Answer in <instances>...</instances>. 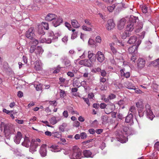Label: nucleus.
<instances>
[{"label": "nucleus", "mask_w": 159, "mask_h": 159, "mask_svg": "<svg viewBox=\"0 0 159 159\" xmlns=\"http://www.w3.org/2000/svg\"><path fill=\"white\" fill-rule=\"evenodd\" d=\"M81 155V151L77 146L73 147L71 159H79Z\"/></svg>", "instance_id": "f257e3e1"}, {"label": "nucleus", "mask_w": 159, "mask_h": 159, "mask_svg": "<svg viewBox=\"0 0 159 159\" xmlns=\"http://www.w3.org/2000/svg\"><path fill=\"white\" fill-rule=\"evenodd\" d=\"M145 108L146 111L147 116L148 118L152 120L153 118L155 116L153 114V113L151 110V107L148 104L145 105Z\"/></svg>", "instance_id": "f03ea898"}, {"label": "nucleus", "mask_w": 159, "mask_h": 159, "mask_svg": "<svg viewBox=\"0 0 159 159\" xmlns=\"http://www.w3.org/2000/svg\"><path fill=\"white\" fill-rule=\"evenodd\" d=\"M136 107L138 108L139 115L140 117L143 116L144 115V108L143 103L142 102H139L136 103Z\"/></svg>", "instance_id": "7ed1b4c3"}, {"label": "nucleus", "mask_w": 159, "mask_h": 159, "mask_svg": "<svg viewBox=\"0 0 159 159\" xmlns=\"http://www.w3.org/2000/svg\"><path fill=\"white\" fill-rule=\"evenodd\" d=\"M141 43V41L139 40L137 42L136 45H133L130 47L128 49V52L129 54H135L137 52V48Z\"/></svg>", "instance_id": "20e7f679"}, {"label": "nucleus", "mask_w": 159, "mask_h": 159, "mask_svg": "<svg viewBox=\"0 0 159 159\" xmlns=\"http://www.w3.org/2000/svg\"><path fill=\"white\" fill-rule=\"evenodd\" d=\"M34 28L33 27L30 28L26 32V37L30 39H32L34 35Z\"/></svg>", "instance_id": "39448f33"}, {"label": "nucleus", "mask_w": 159, "mask_h": 159, "mask_svg": "<svg viewBox=\"0 0 159 159\" xmlns=\"http://www.w3.org/2000/svg\"><path fill=\"white\" fill-rule=\"evenodd\" d=\"M92 63L90 61L86 59L81 60L79 62L80 65L88 67H90L92 66Z\"/></svg>", "instance_id": "423d86ee"}, {"label": "nucleus", "mask_w": 159, "mask_h": 159, "mask_svg": "<svg viewBox=\"0 0 159 159\" xmlns=\"http://www.w3.org/2000/svg\"><path fill=\"white\" fill-rule=\"evenodd\" d=\"M39 144L38 143L35 142L31 143L30 144L29 151L30 152L33 153L36 151V148Z\"/></svg>", "instance_id": "0eeeda50"}, {"label": "nucleus", "mask_w": 159, "mask_h": 159, "mask_svg": "<svg viewBox=\"0 0 159 159\" xmlns=\"http://www.w3.org/2000/svg\"><path fill=\"white\" fill-rule=\"evenodd\" d=\"M106 27L108 30H111L114 28L115 24L112 20L110 19L107 21Z\"/></svg>", "instance_id": "6e6552de"}, {"label": "nucleus", "mask_w": 159, "mask_h": 159, "mask_svg": "<svg viewBox=\"0 0 159 159\" xmlns=\"http://www.w3.org/2000/svg\"><path fill=\"white\" fill-rule=\"evenodd\" d=\"M126 22V20L124 18L121 19L118 22L117 27L119 30L122 29L124 27Z\"/></svg>", "instance_id": "1a4fd4ad"}, {"label": "nucleus", "mask_w": 159, "mask_h": 159, "mask_svg": "<svg viewBox=\"0 0 159 159\" xmlns=\"http://www.w3.org/2000/svg\"><path fill=\"white\" fill-rule=\"evenodd\" d=\"M22 135L21 132L18 131L16 135L14 138V141L17 144H19L20 142V141L22 138Z\"/></svg>", "instance_id": "9d476101"}, {"label": "nucleus", "mask_w": 159, "mask_h": 159, "mask_svg": "<svg viewBox=\"0 0 159 159\" xmlns=\"http://www.w3.org/2000/svg\"><path fill=\"white\" fill-rule=\"evenodd\" d=\"M46 145L43 144L40 147L39 150L40 154L42 156L45 157L47 154V151L46 149Z\"/></svg>", "instance_id": "9b49d317"}, {"label": "nucleus", "mask_w": 159, "mask_h": 159, "mask_svg": "<svg viewBox=\"0 0 159 159\" xmlns=\"http://www.w3.org/2000/svg\"><path fill=\"white\" fill-rule=\"evenodd\" d=\"M57 17V15L52 13H49L45 17V19L48 21H51L54 20Z\"/></svg>", "instance_id": "f8f14e48"}, {"label": "nucleus", "mask_w": 159, "mask_h": 159, "mask_svg": "<svg viewBox=\"0 0 159 159\" xmlns=\"http://www.w3.org/2000/svg\"><path fill=\"white\" fill-rule=\"evenodd\" d=\"M1 127H3V128L4 129V131L5 132H9L10 133L11 130V127L9 125H7L6 124H5L3 122H2L1 124Z\"/></svg>", "instance_id": "ddd939ff"}, {"label": "nucleus", "mask_w": 159, "mask_h": 159, "mask_svg": "<svg viewBox=\"0 0 159 159\" xmlns=\"http://www.w3.org/2000/svg\"><path fill=\"white\" fill-rule=\"evenodd\" d=\"M63 21L62 19L61 18H58L55 19L52 22L53 25L56 27L60 25Z\"/></svg>", "instance_id": "4468645a"}, {"label": "nucleus", "mask_w": 159, "mask_h": 159, "mask_svg": "<svg viewBox=\"0 0 159 159\" xmlns=\"http://www.w3.org/2000/svg\"><path fill=\"white\" fill-rule=\"evenodd\" d=\"M124 87L129 89H135V86L131 83L129 81H126L124 84Z\"/></svg>", "instance_id": "2eb2a0df"}, {"label": "nucleus", "mask_w": 159, "mask_h": 159, "mask_svg": "<svg viewBox=\"0 0 159 159\" xmlns=\"http://www.w3.org/2000/svg\"><path fill=\"white\" fill-rule=\"evenodd\" d=\"M125 122L127 123L133 122V115L131 113H128L125 118Z\"/></svg>", "instance_id": "dca6fc26"}, {"label": "nucleus", "mask_w": 159, "mask_h": 159, "mask_svg": "<svg viewBox=\"0 0 159 159\" xmlns=\"http://www.w3.org/2000/svg\"><path fill=\"white\" fill-rule=\"evenodd\" d=\"M145 60L142 58H139L138 60V66L140 68H143L145 66Z\"/></svg>", "instance_id": "f3484780"}, {"label": "nucleus", "mask_w": 159, "mask_h": 159, "mask_svg": "<svg viewBox=\"0 0 159 159\" xmlns=\"http://www.w3.org/2000/svg\"><path fill=\"white\" fill-rule=\"evenodd\" d=\"M139 19L138 17L134 16H131L129 18V22L128 23H133V24L135 25H136V23L138 21Z\"/></svg>", "instance_id": "a211bd4d"}, {"label": "nucleus", "mask_w": 159, "mask_h": 159, "mask_svg": "<svg viewBox=\"0 0 159 159\" xmlns=\"http://www.w3.org/2000/svg\"><path fill=\"white\" fill-rule=\"evenodd\" d=\"M30 143V140L28 137L25 136L24 138V141L22 143V145L28 148L29 146Z\"/></svg>", "instance_id": "6ab92c4d"}, {"label": "nucleus", "mask_w": 159, "mask_h": 159, "mask_svg": "<svg viewBox=\"0 0 159 159\" xmlns=\"http://www.w3.org/2000/svg\"><path fill=\"white\" fill-rule=\"evenodd\" d=\"M71 24L72 26L76 28H78L80 26V24L75 19L71 20Z\"/></svg>", "instance_id": "aec40b11"}, {"label": "nucleus", "mask_w": 159, "mask_h": 159, "mask_svg": "<svg viewBox=\"0 0 159 159\" xmlns=\"http://www.w3.org/2000/svg\"><path fill=\"white\" fill-rule=\"evenodd\" d=\"M135 25L133 23H128L126 28V30L127 31H132L135 27Z\"/></svg>", "instance_id": "412c9836"}, {"label": "nucleus", "mask_w": 159, "mask_h": 159, "mask_svg": "<svg viewBox=\"0 0 159 159\" xmlns=\"http://www.w3.org/2000/svg\"><path fill=\"white\" fill-rule=\"evenodd\" d=\"M137 38L136 36H131L128 41V43L129 44H133L137 41Z\"/></svg>", "instance_id": "4be33fe9"}, {"label": "nucleus", "mask_w": 159, "mask_h": 159, "mask_svg": "<svg viewBox=\"0 0 159 159\" xmlns=\"http://www.w3.org/2000/svg\"><path fill=\"white\" fill-rule=\"evenodd\" d=\"M72 31L73 32V33L71 35V39H74L77 37L78 32L74 29H72Z\"/></svg>", "instance_id": "5701e85b"}, {"label": "nucleus", "mask_w": 159, "mask_h": 159, "mask_svg": "<svg viewBox=\"0 0 159 159\" xmlns=\"http://www.w3.org/2000/svg\"><path fill=\"white\" fill-rule=\"evenodd\" d=\"M92 154V152L89 150H85L83 152V154L85 157H90Z\"/></svg>", "instance_id": "b1692460"}, {"label": "nucleus", "mask_w": 159, "mask_h": 159, "mask_svg": "<svg viewBox=\"0 0 159 159\" xmlns=\"http://www.w3.org/2000/svg\"><path fill=\"white\" fill-rule=\"evenodd\" d=\"M129 112L131 113L133 115H135L137 113V111L135 107L133 106L131 107L129 109Z\"/></svg>", "instance_id": "393cba45"}, {"label": "nucleus", "mask_w": 159, "mask_h": 159, "mask_svg": "<svg viewBox=\"0 0 159 159\" xmlns=\"http://www.w3.org/2000/svg\"><path fill=\"white\" fill-rule=\"evenodd\" d=\"M150 65L151 66H156L159 65V58L151 62Z\"/></svg>", "instance_id": "a878e982"}, {"label": "nucleus", "mask_w": 159, "mask_h": 159, "mask_svg": "<svg viewBox=\"0 0 159 159\" xmlns=\"http://www.w3.org/2000/svg\"><path fill=\"white\" fill-rule=\"evenodd\" d=\"M36 51L35 52L36 54H40V53H42L43 50L42 49V48L40 46H38L37 48H36Z\"/></svg>", "instance_id": "bb28decb"}, {"label": "nucleus", "mask_w": 159, "mask_h": 159, "mask_svg": "<svg viewBox=\"0 0 159 159\" xmlns=\"http://www.w3.org/2000/svg\"><path fill=\"white\" fill-rule=\"evenodd\" d=\"M67 125L66 123H63L59 127V130L62 132H63L65 128L67 126Z\"/></svg>", "instance_id": "cd10ccee"}, {"label": "nucleus", "mask_w": 159, "mask_h": 159, "mask_svg": "<svg viewBox=\"0 0 159 159\" xmlns=\"http://www.w3.org/2000/svg\"><path fill=\"white\" fill-rule=\"evenodd\" d=\"M52 136L55 138H59L61 136V134L59 132H52Z\"/></svg>", "instance_id": "c85d7f7f"}, {"label": "nucleus", "mask_w": 159, "mask_h": 159, "mask_svg": "<svg viewBox=\"0 0 159 159\" xmlns=\"http://www.w3.org/2000/svg\"><path fill=\"white\" fill-rule=\"evenodd\" d=\"M34 68L36 70H39L41 69V67L39 63V61H36L34 66Z\"/></svg>", "instance_id": "c756f323"}, {"label": "nucleus", "mask_w": 159, "mask_h": 159, "mask_svg": "<svg viewBox=\"0 0 159 159\" xmlns=\"http://www.w3.org/2000/svg\"><path fill=\"white\" fill-rule=\"evenodd\" d=\"M50 121L51 124L54 125L57 122V121L56 119V117L55 116H53L50 120Z\"/></svg>", "instance_id": "7c9ffc66"}, {"label": "nucleus", "mask_w": 159, "mask_h": 159, "mask_svg": "<svg viewBox=\"0 0 159 159\" xmlns=\"http://www.w3.org/2000/svg\"><path fill=\"white\" fill-rule=\"evenodd\" d=\"M142 12L144 13H146L148 12V8L145 5H143L141 6Z\"/></svg>", "instance_id": "2f4dec72"}, {"label": "nucleus", "mask_w": 159, "mask_h": 159, "mask_svg": "<svg viewBox=\"0 0 159 159\" xmlns=\"http://www.w3.org/2000/svg\"><path fill=\"white\" fill-rule=\"evenodd\" d=\"M114 43H110L109 45L110 49L113 54H115L116 52V50L113 46Z\"/></svg>", "instance_id": "473e14b6"}, {"label": "nucleus", "mask_w": 159, "mask_h": 159, "mask_svg": "<svg viewBox=\"0 0 159 159\" xmlns=\"http://www.w3.org/2000/svg\"><path fill=\"white\" fill-rule=\"evenodd\" d=\"M60 97L61 98H63L65 96H66V94L65 91L60 89Z\"/></svg>", "instance_id": "72a5a7b5"}, {"label": "nucleus", "mask_w": 159, "mask_h": 159, "mask_svg": "<svg viewBox=\"0 0 159 159\" xmlns=\"http://www.w3.org/2000/svg\"><path fill=\"white\" fill-rule=\"evenodd\" d=\"M117 8L118 11H120L122 9V8H125L126 7H125V5L123 3H120L116 6Z\"/></svg>", "instance_id": "f704fd0d"}, {"label": "nucleus", "mask_w": 159, "mask_h": 159, "mask_svg": "<svg viewBox=\"0 0 159 159\" xmlns=\"http://www.w3.org/2000/svg\"><path fill=\"white\" fill-rule=\"evenodd\" d=\"M82 29L86 31H90L92 30V29L91 28L88 27L86 26L83 25L82 26Z\"/></svg>", "instance_id": "c9c22d12"}, {"label": "nucleus", "mask_w": 159, "mask_h": 159, "mask_svg": "<svg viewBox=\"0 0 159 159\" xmlns=\"http://www.w3.org/2000/svg\"><path fill=\"white\" fill-rule=\"evenodd\" d=\"M90 123L91 124V126L94 127L96 126L98 124V122L97 120H95L93 121H90Z\"/></svg>", "instance_id": "e433bc0d"}, {"label": "nucleus", "mask_w": 159, "mask_h": 159, "mask_svg": "<svg viewBox=\"0 0 159 159\" xmlns=\"http://www.w3.org/2000/svg\"><path fill=\"white\" fill-rule=\"evenodd\" d=\"M101 119L102 120V124H105L107 123V118L106 116H103L101 117Z\"/></svg>", "instance_id": "4c0bfd02"}, {"label": "nucleus", "mask_w": 159, "mask_h": 159, "mask_svg": "<svg viewBox=\"0 0 159 159\" xmlns=\"http://www.w3.org/2000/svg\"><path fill=\"white\" fill-rule=\"evenodd\" d=\"M105 60V57L104 55L100 52V62H102Z\"/></svg>", "instance_id": "58836bf2"}, {"label": "nucleus", "mask_w": 159, "mask_h": 159, "mask_svg": "<svg viewBox=\"0 0 159 159\" xmlns=\"http://www.w3.org/2000/svg\"><path fill=\"white\" fill-rule=\"evenodd\" d=\"M42 25L44 29L48 30L49 29V25L48 23L46 22H43Z\"/></svg>", "instance_id": "ea45409f"}, {"label": "nucleus", "mask_w": 159, "mask_h": 159, "mask_svg": "<svg viewBox=\"0 0 159 159\" xmlns=\"http://www.w3.org/2000/svg\"><path fill=\"white\" fill-rule=\"evenodd\" d=\"M115 7V5H113L112 6L108 7L107 9L109 12H111L113 11Z\"/></svg>", "instance_id": "a19ab883"}, {"label": "nucleus", "mask_w": 159, "mask_h": 159, "mask_svg": "<svg viewBox=\"0 0 159 159\" xmlns=\"http://www.w3.org/2000/svg\"><path fill=\"white\" fill-rule=\"evenodd\" d=\"M80 136L81 139H84L86 138L87 135L86 133L83 132L80 134Z\"/></svg>", "instance_id": "79ce46f5"}, {"label": "nucleus", "mask_w": 159, "mask_h": 159, "mask_svg": "<svg viewBox=\"0 0 159 159\" xmlns=\"http://www.w3.org/2000/svg\"><path fill=\"white\" fill-rule=\"evenodd\" d=\"M38 33L39 34H40L43 35L45 34V32L43 30L42 28L39 27L38 30Z\"/></svg>", "instance_id": "37998d69"}, {"label": "nucleus", "mask_w": 159, "mask_h": 159, "mask_svg": "<svg viewBox=\"0 0 159 159\" xmlns=\"http://www.w3.org/2000/svg\"><path fill=\"white\" fill-rule=\"evenodd\" d=\"M36 49V47L34 45L31 46L30 48V52L31 53H33Z\"/></svg>", "instance_id": "c03bdc74"}, {"label": "nucleus", "mask_w": 159, "mask_h": 159, "mask_svg": "<svg viewBox=\"0 0 159 159\" xmlns=\"http://www.w3.org/2000/svg\"><path fill=\"white\" fill-rule=\"evenodd\" d=\"M35 89L37 91L41 90L42 89V85L40 84H37L35 87Z\"/></svg>", "instance_id": "a18cd8bd"}, {"label": "nucleus", "mask_w": 159, "mask_h": 159, "mask_svg": "<svg viewBox=\"0 0 159 159\" xmlns=\"http://www.w3.org/2000/svg\"><path fill=\"white\" fill-rule=\"evenodd\" d=\"M60 82L59 84H62L63 83H64L66 81V79L62 77H60L59 78Z\"/></svg>", "instance_id": "49530a36"}, {"label": "nucleus", "mask_w": 159, "mask_h": 159, "mask_svg": "<svg viewBox=\"0 0 159 159\" xmlns=\"http://www.w3.org/2000/svg\"><path fill=\"white\" fill-rule=\"evenodd\" d=\"M107 114H109V113H111V116L112 117L114 118H116V114L117 112H111L110 113H106Z\"/></svg>", "instance_id": "de8ad7c7"}, {"label": "nucleus", "mask_w": 159, "mask_h": 159, "mask_svg": "<svg viewBox=\"0 0 159 159\" xmlns=\"http://www.w3.org/2000/svg\"><path fill=\"white\" fill-rule=\"evenodd\" d=\"M93 56V53L91 52V51H89L88 52V57L89 59L90 60L89 61H91V59L92 57Z\"/></svg>", "instance_id": "09e8293b"}, {"label": "nucleus", "mask_w": 159, "mask_h": 159, "mask_svg": "<svg viewBox=\"0 0 159 159\" xmlns=\"http://www.w3.org/2000/svg\"><path fill=\"white\" fill-rule=\"evenodd\" d=\"M80 123L78 121H75L73 124V125L74 126L78 127L80 125Z\"/></svg>", "instance_id": "8fccbe9b"}, {"label": "nucleus", "mask_w": 159, "mask_h": 159, "mask_svg": "<svg viewBox=\"0 0 159 159\" xmlns=\"http://www.w3.org/2000/svg\"><path fill=\"white\" fill-rule=\"evenodd\" d=\"M101 99L102 100H103L106 102H107L109 101L108 98H105V95H102L101 96Z\"/></svg>", "instance_id": "3c124183"}, {"label": "nucleus", "mask_w": 159, "mask_h": 159, "mask_svg": "<svg viewBox=\"0 0 159 159\" xmlns=\"http://www.w3.org/2000/svg\"><path fill=\"white\" fill-rule=\"evenodd\" d=\"M2 111L3 112L7 114H9L10 113H11L13 112V111H9L7 110L5 108L3 109Z\"/></svg>", "instance_id": "603ef678"}, {"label": "nucleus", "mask_w": 159, "mask_h": 159, "mask_svg": "<svg viewBox=\"0 0 159 159\" xmlns=\"http://www.w3.org/2000/svg\"><path fill=\"white\" fill-rule=\"evenodd\" d=\"M154 148L157 150L159 151V142H158L156 143L154 146Z\"/></svg>", "instance_id": "864d4df0"}, {"label": "nucleus", "mask_w": 159, "mask_h": 159, "mask_svg": "<svg viewBox=\"0 0 159 159\" xmlns=\"http://www.w3.org/2000/svg\"><path fill=\"white\" fill-rule=\"evenodd\" d=\"M49 103L51 105L56 106L57 105V103L56 101H49Z\"/></svg>", "instance_id": "5fc2aeb1"}, {"label": "nucleus", "mask_w": 159, "mask_h": 159, "mask_svg": "<svg viewBox=\"0 0 159 159\" xmlns=\"http://www.w3.org/2000/svg\"><path fill=\"white\" fill-rule=\"evenodd\" d=\"M121 37L122 39H125L126 38L127 36L126 35V32L125 31L124 33H123L121 35Z\"/></svg>", "instance_id": "6e6d98bb"}, {"label": "nucleus", "mask_w": 159, "mask_h": 159, "mask_svg": "<svg viewBox=\"0 0 159 159\" xmlns=\"http://www.w3.org/2000/svg\"><path fill=\"white\" fill-rule=\"evenodd\" d=\"M67 75L70 77H72L74 76V74L71 71H69L67 73Z\"/></svg>", "instance_id": "4d7b16f0"}, {"label": "nucleus", "mask_w": 159, "mask_h": 159, "mask_svg": "<svg viewBox=\"0 0 159 159\" xmlns=\"http://www.w3.org/2000/svg\"><path fill=\"white\" fill-rule=\"evenodd\" d=\"M63 116L65 118H67L68 116V114L67 111H65L63 112Z\"/></svg>", "instance_id": "13d9d810"}, {"label": "nucleus", "mask_w": 159, "mask_h": 159, "mask_svg": "<svg viewBox=\"0 0 159 159\" xmlns=\"http://www.w3.org/2000/svg\"><path fill=\"white\" fill-rule=\"evenodd\" d=\"M65 25L69 30H71V26L68 22H66L65 23Z\"/></svg>", "instance_id": "bf43d9fd"}, {"label": "nucleus", "mask_w": 159, "mask_h": 159, "mask_svg": "<svg viewBox=\"0 0 159 159\" xmlns=\"http://www.w3.org/2000/svg\"><path fill=\"white\" fill-rule=\"evenodd\" d=\"M137 58L136 57L135 54H133L131 58V60L133 62H134V61Z\"/></svg>", "instance_id": "052dcab7"}, {"label": "nucleus", "mask_w": 159, "mask_h": 159, "mask_svg": "<svg viewBox=\"0 0 159 159\" xmlns=\"http://www.w3.org/2000/svg\"><path fill=\"white\" fill-rule=\"evenodd\" d=\"M100 73H101V75L103 77L105 76H106L107 73L104 70H102L101 71Z\"/></svg>", "instance_id": "680f3d73"}, {"label": "nucleus", "mask_w": 159, "mask_h": 159, "mask_svg": "<svg viewBox=\"0 0 159 159\" xmlns=\"http://www.w3.org/2000/svg\"><path fill=\"white\" fill-rule=\"evenodd\" d=\"M116 98V95L113 94H111L108 96V99H112Z\"/></svg>", "instance_id": "e2e57ef3"}, {"label": "nucleus", "mask_w": 159, "mask_h": 159, "mask_svg": "<svg viewBox=\"0 0 159 159\" xmlns=\"http://www.w3.org/2000/svg\"><path fill=\"white\" fill-rule=\"evenodd\" d=\"M17 96L20 98L22 97L23 96V93L21 91H19L18 92Z\"/></svg>", "instance_id": "0e129e2a"}, {"label": "nucleus", "mask_w": 159, "mask_h": 159, "mask_svg": "<svg viewBox=\"0 0 159 159\" xmlns=\"http://www.w3.org/2000/svg\"><path fill=\"white\" fill-rule=\"evenodd\" d=\"M33 44H34V45L36 46V45L39 43V41L38 40L36 39H33Z\"/></svg>", "instance_id": "69168bd1"}, {"label": "nucleus", "mask_w": 159, "mask_h": 159, "mask_svg": "<svg viewBox=\"0 0 159 159\" xmlns=\"http://www.w3.org/2000/svg\"><path fill=\"white\" fill-rule=\"evenodd\" d=\"M84 21L87 25H91V23L90 22V21L89 20L87 19H85L84 20Z\"/></svg>", "instance_id": "338daca9"}, {"label": "nucleus", "mask_w": 159, "mask_h": 159, "mask_svg": "<svg viewBox=\"0 0 159 159\" xmlns=\"http://www.w3.org/2000/svg\"><path fill=\"white\" fill-rule=\"evenodd\" d=\"M89 132L90 134H93L95 133V131L94 129H90L89 130Z\"/></svg>", "instance_id": "774afa93"}]
</instances>
